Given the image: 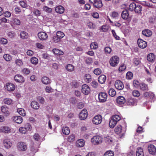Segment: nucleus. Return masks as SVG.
<instances>
[{
    "label": "nucleus",
    "instance_id": "nucleus-1",
    "mask_svg": "<svg viewBox=\"0 0 156 156\" xmlns=\"http://www.w3.org/2000/svg\"><path fill=\"white\" fill-rule=\"evenodd\" d=\"M119 58L117 56L115 55L111 57L109 60L110 65L112 67H115L117 66L119 62Z\"/></svg>",
    "mask_w": 156,
    "mask_h": 156
},
{
    "label": "nucleus",
    "instance_id": "nucleus-2",
    "mask_svg": "<svg viewBox=\"0 0 156 156\" xmlns=\"http://www.w3.org/2000/svg\"><path fill=\"white\" fill-rule=\"evenodd\" d=\"M114 131L115 133L119 134L121 133V137L125 135L126 130L121 125H118L115 128Z\"/></svg>",
    "mask_w": 156,
    "mask_h": 156
},
{
    "label": "nucleus",
    "instance_id": "nucleus-3",
    "mask_svg": "<svg viewBox=\"0 0 156 156\" xmlns=\"http://www.w3.org/2000/svg\"><path fill=\"white\" fill-rule=\"evenodd\" d=\"M102 120V116L100 115H98L93 118L92 119V122L94 124L98 125L101 122Z\"/></svg>",
    "mask_w": 156,
    "mask_h": 156
},
{
    "label": "nucleus",
    "instance_id": "nucleus-4",
    "mask_svg": "<svg viewBox=\"0 0 156 156\" xmlns=\"http://www.w3.org/2000/svg\"><path fill=\"white\" fill-rule=\"evenodd\" d=\"M91 141L94 145H98L102 142L101 137L99 136H94L91 138Z\"/></svg>",
    "mask_w": 156,
    "mask_h": 156
},
{
    "label": "nucleus",
    "instance_id": "nucleus-5",
    "mask_svg": "<svg viewBox=\"0 0 156 156\" xmlns=\"http://www.w3.org/2000/svg\"><path fill=\"white\" fill-rule=\"evenodd\" d=\"M108 95L105 92H100L98 94V99L100 102H103L107 101Z\"/></svg>",
    "mask_w": 156,
    "mask_h": 156
},
{
    "label": "nucleus",
    "instance_id": "nucleus-6",
    "mask_svg": "<svg viewBox=\"0 0 156 156\" xmlns=\"http://www.w3.org/2000/svg\"><path fill=\"white\" fill-rule=\"evenodd\" d=\"M88 113L86 109L84 108L83 109L80 113L79 115L80 119L83 120L86 119L87 117Z\"/></svg>",
    "mask_w": 156,
    "mask_h": 156
},
{
    "label": "nucleus",
    "instance_id": "nucleus-7",
    "mask_svg": "<svg viewBox=\"0 0 156 156\" xmlns=\"http://www.w3.org/2000/svg\"><path fill=\"white\" fill-rule=\"evenodd\" d=\"M90 91L89 86L86 84L83 85L82 86L81 92L85 95L89 94Z\"/></svg>",
    "mask_w": 156,
    "mask_h": 156
},
{
    "label": "nucleus",
    "instance_id": "nucleus-8",
    "mask_svg": "<svg viewBox=\"0 0 156 156\" xmlns=\"http://www.w3.org/2000/svg\"><path fill=\"white\" fill-rule=\"evenodd\" d=\"M17 148L19 151H24L27 150V146L25 143L20 142L17 144Z\"/></svg>",
    "mask_w": 156,
    "mask_h": 156
},
{
    "label": "nucleus",
    "instance_id": "nucleus-9",
    "mask_svg": "<svg viewBox=\"0 0 156 156\" xmlns=\"http://www.w3.org/2000/svg\"><path fill=\"white\" fill-rule=\"evenodd\" d=\"M137 44L138 46L141 48H144L147 46V42L141 39H139L137 40Z\"/></svg>",
    "mask_w": 156,
    "mask_h": 156
},
{
    "label": "nucleus",
    "instance_id": "nucleus-10",
    "mask_svg": "<svg viewBox=\"0 0 156 156\" xmlns=\"http://www.w3.org/2000/svg\"><path fill=\"white\" fill-rule=\"evenodd\" d=\"M148 150L149 153L153 155L156 154V147L153 144H151L148 147Z\"/></svg>",
    "mask_w": 156,
    "mask_h": 156
},
{
    "label": "nucleus",
    "instance_id": "nucleus-11",
    "mask_svg": "<svg viewBox=\"0 0 156 156\" xmlns=\"http://www.w3.org/2000/svg\"><path fill=\"white\" fill-rule=\"evenodd\" d=\"M5 87L8 91H13L16 88L15 86L13 83H6Z\"/></svg>",
    "mask_w": 156,
    "mask_h": 156
},
{
    "label": "nucleus",
    "instance_id": "nucleus-12",
    "mask_svg": "<svg viewBox=\"0 0 156 156\" xmlns=\"http://www.w3.org/2000/svg\"><path fill=\"white\" fill-rule=\"evenodd\" d=\"M38 36L41 41H44L47 39L48 35L47 33L44 32H40L38 33Z\"/></svg>",
    "mask_w": 156,
    "mask_h": 156
},
{
    "label": "nucleus",
    "instance_id": "nucleus-13",
    "mask_svg": "<svg viewBox=\"0 0 156 156\" xmlns=\"http://www.w3.org/2000/svg\"><path fill=\"white\" fill-rule=\"evenodd\" d=\"M115 86V88L119 90H122L124 87V85L122 82L119 80L116 81Z\"/></svg>",
    "mask_w": 156,
    "mask_h": 156
},
{
    "label": "nucleus",
    "instance_id": "nucleus-14",
    "mask_svg": "<svg viewBox=\"0 0 156 156\" xmlns=\"http://www.w3.org/2000/svg\"><path fill=\"white\" fill-rule=\"evenodd\" d=\"M116 101L118 105H124L126 102V99L122 96H119L116 99Z\"/></svg>",
    "mask_w": 156,
    "mask_h": 156
},
{
    "label": "nucleus",
    "instance_id": "nucleus-15",
    "mask_svg": "<svg viewBox=\"0 0 156 156\" xmlns=\"http://www.w3.org/2000/svg\"><path fill=\"white\" fill-rule=\"evenodd\" d=\"M2 112L5 115L8 116L10 114L9 109L8 107L6 105H4L1 108Z\"/></svg>",
    "mask_w": 156,
    "mask_h": 156
},
{
    "label": "nucleus",
    "instance_id": "nucleus-16",
    "mask_svg": "<svg viewBox=\"0 0 156 156\" xmlns=\"http://www.w3.org/2000/svg\"><path fill=\"white\" fill-rule=\"evenodd\" d=\"M14 78L16 82L19 83H23L25 81V79L24 77L20 74L15 75Z\"/></svg>",
    "mask_w": 156,
    "mask_h": 156
},
{
    "label": "nucleus",
    "instance_id": "nucleus-17",
    "mask_svg": "<svg viewBox=\"0 0 156 156\" xmlns=\"http://www.w3.org/2000/svg\"><path fill=\"white\" fill-rule=\"evenodd\" d=\"M12 119L14 122L18 124L21 123L23 121L22 118L20 116H15L12 117Z\"/></svg>",
    "mask_w": 156,
    "mask_h": 156
},
{
    "label": "nucleus",
    "instance_id": "nucleus-18",
    "mask_svg": "<svg viewBox=\"0 0 156 156\" xmlns=\"http://www.w3.org/2000/svg\"><path fill=\"white\" fill-rule=\"evenodd\" d=\"M140 90L143 91H147L148 90V87L147 84L145 83L144 82H141L140 84Z\"/></svg>",
    "mask_w": 156,
    "mask_h": 156
},
{
    "label": "nucleus",
    "instance_id": "nucleus-19",
    "mask_svg": "<svg viewBox=\"0 0 156 156\" xmlns=\"http://www.w3.org/2000/svg\"><path fill=\"white\" fill-rule=\"evenodd\" d=\"M30 105L32 108L36 110L38 109L40 107L39 104L35 101H32Z\"/></svg>",
    "mask_w": 156,
    "mask_h": 156
},
{
    "label": "nucleus",
    "instance_id": "nucleus-20",
    "mask_svg": "<svg viewBox=\"0 0 156 156\" xmlns=\"http://www.w3.org/2000/svg\"><path fill=\"white\" fill-rule=\"evenodd\" d=\"M3 144L4 146L7 148H9L11 147L12 144L9 139H6L3 141Z\"/></svg>",
    "mask_w": 156,
    "mask_h": 156
},
{
    "label": "nucleus",
    "instance_id": "nucleus-21",
    "mask_svg": "<svg viewBox=\"0 0 156 156\" xmlns=\"http://www.w3.org/2000/svg\"><path fill=\"white\" fill-rule=\"evenodd\" d=\"M55 10L56 12L59 14H62L64 12L65 9L63 6L59 5L57 6L55 8Z\"/></svg>",
    "mask_w": 156,
    "mask_h": 156
},
{
    "label": "nucleus",
    "instance_id": "nucleus-22",
    "mask_svg": "<svg viewBox=\"0 0 156 156\" xmlns=\"http://www.w3.org/2000/svg\"><path fill=\"white\" fill-rule=\"evenodd\" d=\"M155 58V55L153 53H150L149 54L147 57V60L150 62H154Z\"/></svg>",
    "mask_w": 156,
    "mask_h": 156
},
{
    "label": "nucleus",
    "instance_id": "nucleus-23",
    "mask_svg": "<svg viewBox=\"0 0 156 156\" xmlns=\"http://www.w3.org/2000/svg\"><path fill=\"white\" fill-rule=\"evenodd\" d=\"M142 34L144 36L149 37L152 34V31L149 29H145L142 31Z\"/></svg>",
    "mask_w": 156,
    "mask_h": 156
},
{
    "label": "nucleus",
    "instance_id": "nucleus-24",
    "mask_svg": "<svg viewBox=\"0 0 156 156\" xmlns=\"http://www.w3.org/2000/svg\"><path fill=\"white\" fill-rule=\"evenodd\" d=\"M42 83L44 84H50L51 83V80L47 76H44L41 79Z\"/></svg>",
    "mask_w": 156,
    "mask_h": 156
},
{
    "label": "nucleus",
    "instance_id": "nucleus-25",
    "mask_svg": "<svg viewBox=\"0 0 156 156\" xmlns=\"http://www.w3.org/2000/svg\"><path fill=\"white\" fill-rule=\"evenodd\" d=\"M122 18L124 20H127L129 16V13L128 10H124L122 11L121 13Z\"/></svg>",
    "mask_w": 156,
    "mask_h": 156
},
{
    "label": "nucleus",
    "instance_id": "nucleus-26",
    "mask_svg": "<svg viewBox=\"0 0 156 156\" xmlns=\"http://www.w3.org/2000/svg\"><path fill=\"white\" fill-rule=\"evenodd\" d=\"M93 5L94 7L98 9L101 8L103 5L102 2L101 0H97Z\"/></svg>",
    "mask_w": 156,
    "mask_h": 156
},
{
    "label": "nucleus",
    "instance_id": "nucleus-27",
    "mask_svg": "<svg viewBox=\"0 0 156 156\" xmlns=\"http://www.w3.org/2000/svg\"><path fill=\"white\" fill-rule=\"evenodd\" d=\"M106 78V76L105 75H101L99 77L98 79V81L100 83L103 84L105 82Z\"/></svg>",
    "mask_w": 156,
    "mask_h": 156
},
{
    "label": "nucleus",
    "instance_id": "nucleus-28",
    "mask_svg": "<svg viewBox=\"0 0 156 156\" xmlns=\"http://www.w3.org/2000/svg\"><path fill=\"white\" fill-rule=\"evenodd\" d=\"M20 36L21 38L23 39H25L28 37L29 35L27 32L24 31H23L20 32Z\"/></svg>",
    "mask_w": 156,
    "mask_h": 156
},
{
    "label": "nucleus",
    "instance_id": "nucleus-29",
    "mask_svg": "<svg viewBox=\"0 0 156 156\" xmlns=\"http://www.w3.org/2000/svg\"><path fill=\"white\" fill-rule=\"evenodd\" d=\"M84 141L83 140L80 139L78 140L76 142V145L77 147H82L84 145Z\"/></svg>",
    "mask_w": 156,
    "mask_h": 156
},
{
    "label": "nucleus",
    "instance_id": "nucleus-30",
    "mask_svg": "<svg viewBox=\"0 0 156 156\" xmlns=\"http://www.w3.org/2000/svg\"><path fill=\"white\" fill-rule=\"evenodd\" d=\"M136 156H144V153L143 149L139 147L136 151Z\"/></svg>",
    "mask_w": 156,
    "mask_h": 156
},
{
    "label": "nucleus",
    "instance_id": "nucleus-31",
    "mask_svg": "<svg viewBox=\"0 0 156 156\" xmlns=\"http://www.w3.org/2000/svg\"><path fill=\"white\" fill-rule=\"evenodd\" d=\"M142 10L141 6L139 4H136V7L134 9V11L136 13H140Z\"/></svg>",
    "mask_w": 156,
    "mask_h": 156
},
{
    "label": "nucleus",
    "instance_id": "nucleus-32",
    "mask_svg": "<svg viewBox=\"0 0 156 156\" xmlns=\"http://www.w3.org/2000/svg\"><path fill=\"white\" fill-rule=\"evenodd\" d=\"M52 51L53 52L57 55H62L63 54V52L62 51L59 50V49L56 48H54L53 49Z\"/></svg>",
    "mask_w": 156,
    "mask_h": 156
},
{
    "label": "nucleus",
    "instance_id": "nucleus-33",
    "mask_svg": "<svg viewBox=\"0 0 156 156\" xmlns=\"http://www.w3.org/2000/svg\"><path fill=\"white\" fill-rule=\"evenodd\" d=\"M66 69L69 72H72L74 70V66L72 64H68L66 66Z\"/></svg>",
    "mask_w": 156,
    "mask_h": 156
},
{
    "label": "nucleus",
    "instance_id": "nucleus-34",
    "mask_svg": "<svg viewBox=\"0 0 156 156\" xmlns=\"http://www.w3.org/2000/svg\"><path fill=\"white\" fill-rule=\"evenodd\" d=\"M62 131L64 134L68 135L69 133L70 130L68 127H64L62 128Z\"/></svg>",
    "mask_w": 156,
    "mask_h": 156
},
{
    "label": "nucleus",
    "instance_id": "nucleus-35",
    "mask_svg": "<svg viewBox=\"0 0 156 156\" xmlns=\"http://www.w3.org/2000/svg\"><path fill=\"white\" fill-rule=\"evenodd\" d=\"M1 130L3 132L5 133H8L10 132V129L7 126H3L1 128Z\"/></svg>",
    "mask_w": 156,
    "mask_h": 156
},
{
    "label": "nucleus",
    "instance_id": "nucleus-36",
    "mask_svg": "<svg viewBox=\"0 0 156 156\" xmlns=\"http://www.w3.org/2000/svg\"><path fill=\"white\" fill-rule=\"evenodd\" d=\"M126 68V65L124 64H121L119 66V72L121 73L125 70Z\"/></svg>",
    "mask_w": 156,
    "mask_h": 156
},
{
    "label": "nucleus",
    "instance_id": "nucleus-37",
    "mask_svg": "<svg viewBox=\"0 0 156 156\" xmlns=\"http://www.w3.org/2000/svg\"><path fill=\"white\" fill-rule=\"evenodd\" d=\"M108 94L110 96L113 97L115 95L116 92L114 89L111 88L108 91Z\"/></svg>",
    "mask_w": 156,
    "mask_h": 156
},
{
    "label": "nucleus",
    "instance_id": "nucleus-38",
    "mask_svg": "<svg viewBox=\"0 0 156 156\" xmlns=\"http://www.w3.org/2000/svg\"><path fill=\"white\" fill-rule=\"evenodd\" d=\"M31 62L33 64L37 65L38 63V59L36 57H32L30 59Z\"/></svg>",
    "mask_w": 156,
    "mask_h": 156
},
{
    "label": "nucleus",
    "instance_id": "nucleus-39",
    "mask_svg": "<svg viewBox=\"0 0 156 156\" xmlns=\"http://www.w3.org/2000/svg\"><path fill=\"white\" fill-rule=\"evenodd\" d=\"M117 123L115 121L111 119L109 122V127L111 128H113L115 126Z\"/></svg>",
    "mask_w": 156,
    "mask_h": 156
},
{
    "label": "nucleus",
    "instance_id": "nucleus-40",
    "mask_svg": "<svg viewBox=\"0 0 156 156\" xmlns=\"http://www.w3.org/2000/svg\"><path fill=\"white\" fill-rule=\"evenodd\" d=\"M111 119L117 123L120 120L121 117L119 115H113Z\"/></svg>",
    "mask_w": 156,
    "mask_h": 156
},
{
    "label": "nucleus",
    "instance_id": "nucleus-41",
    "mask_svg": "<svg viewBox=\"0 0 156 156\" xmlns=\"http://www.w3.org/2000/svg\"><path fill=\"white\" fill-rule=\"evenodd\" d=\"M17 112L18 113L22 116H24L26 115V112L25 110L22 108H19L17 109Z\"/></svg>",
    "mask_w": 156,
    "mask_h": 156
},
{
    "label": "nucleus",
    "instance_id": "nucleus-42",
    "mask_svg": "<svg viewBox=\"0 0 156 156\" xmlns=\"http://www.w3.org/2000/svg\"><path fill=\"white\" fill-rule=\"evenodd\" d=\"M3 101L5 104L11 105L13 103L12 100L9 98H5L4 99Z\"/></svg>",
    "mask_w": 156,
    "mask_h": 156
},
{
    "label": "nucleus",
    "instance_id": "nucleus-43",
    "mask_svg": "<svg viewBox=\"0 0 156 156\" xmlns=\"http://www.w3.org/2000/svg\"><path fill=\"white\" fill-rule=\"evenodd\" d=\"M56 35L60 39L63 38L65 36V34L63 32L61 31H58Z\"/></svg>",
    "mask_w": 156,
    "mask_h": 156
},
{
    "label": "nucleus",
    "instance_id": "nucleus-44",
    "mask_svg": "<svg viewBox=\"0 0 156 156\" xmlns=\"http://www.w3.org/2000/svg\"><path fill=\"white\" fill-rule=\"evenodd\" d=\"M85 80L87 83H90L92 79L91 76L88 74H86L85 75Z\"/></svg>",
    "mask_w": 156,
    "mask_h": 156
},
{
    "label": "nucleus",
    "instance_id": "nucleus-45",
    "mask_svg": "<svg viewBox=\"0 0 156 156\" xmlns=\"http://www.w3.org/2000/svg\"><path fill=\"white\" fill-rule=\"evenodd\" d=\"M109 26L107 25H104L102 26L101 28V30L103 32H107L108 30Z\"/></svg>",
    "mask_w": 156,
    "mask_h": 156
},
{
    "label": "nucleus",
    "instance_id": "nucleus-46",
    "mask_svg": "<svg viewBox=\"0 0 156 156\" xmlns=\"http://www.w3.org/2000/svg\"><path fill=\"white\" fill-rule=\"evenodd\" d=\"M136 4L134 2H132L131 3L129 6V9L131 11H133L134 10L135 7H136Z\"/></svg>",
    "mask_w": 156,
    "mask_h": 156
},
{
    "label": "nucleus",
    "instance_id": "nucleus-47",
    "mask_svg": "<svg viewBox=\"0 0 156 156\" xmlns=\"http://www.w3.org/2000/svg\"><path fill=\"white\" fill-rule=\"evenodd\" d=\"M5 60L7 61H9L12 59L11 56L8 54H5L3 56Z\"/></svg>",
    "mask_w": 156,
    "mask_h": 156
},
{
    "label": "nucleus",
    "instance_id": "nucleus-48",
    "mask_svg": "<svg viewBox=\"0 0 156 156\" xmlns=\"http://www.w3.org/2000/svg\"><path fill=\"white\" fill-rule=\"evenodd\" d=\"M133 77V73L132 72L129 71L126 73V78L128 80L132 79Z\"/></svg>",
    "mask_w": 156,
    "mask_h": 156
},
{
    "label": "nucleus",
    "instance_id": "nucleus-49",
    "mask_svg": "<svg viewBox=\"0 0 156 156\" xmlns=\"http://www.w3.org/2000/svg\"><path fill=\"white\" fill-rule=\"evenodd\" d=\"M114 152L111 151H107L104 154V156H114Z\"/></svg>",
    "mask_w": 156,
    "mask_h": 156
},
{
    "label": "nucleus",
    "instance_id": "nucleus-50",
    "mask_svg": "<svg viewBox=\"0 0 156 156\" xmlns=\"http://www.w3.org/2000/svg\"><path fill=\"white\" fill-rule=\"evenodd\" d=\"M98 47V44L96 42H92L90 44V48L91 49H96Z\"/></svg>",
    "mask_w": 156,
    "mask_h": 156
},
{
    "label": "nucleus",
    "instance_id": "nucleus-51",
    "mask_svg": "<svg viewBox=\"0 0 156 156\" xmlns=\"http://www.w3.org/2000/svg\"><path fill=\"white\" fill-rule=\"evenodd\" d=\"M102 73L101 70L99 68H97L94 71V73L96 75H99L101 74Z\"/></svg>",
    "mask_w": 156,
    "mask_h": 156
},
{
    "label": "nucleus",
    "instance_id": "nucleus-52",
    "mask_svg": "<svg viewBox=\"0 0 156 156\" xmlns=\"http://www.w3.org/2000/svg\"><path fill=\"white\" fill-rule=\"evenodd\" d=\"M7 35L9 37L12 38L15 37L16 34L14 31H9Z\"/></svg>",
    "mask_w": 156,
    "mask_h": 156
},
{
    "label": "nucleus",
    "instance_id": "nucleus-53",
    "mask_svg": "<svg viewBox=\"0 0 156 156\" xmlns=\"http://www.w3.org/2000/svg\"><path fill=\"white\" fill-rule=\"evenodd\" d=\"M105 53L106 54H110L112 52V49L109 47H106L104 48Z\"/></svg>",
    "mask_w": 156,
    "mask_h": 156
},
{
    "label": "nucleus",
    "instance_id": "nucleus-54",
    "mask_svg": "<svg viewBox=\"0 0 156 156\" xmlns=\"http://www.w3.org/2000/svg\"><path fill=\"white\" fill-rule=\"evenodd\" d=\"M19 131L22 133H26L27 132V128L21 127L19 128Z\"/></svg>",
    "mask_w": 156,
    "mask_h": 156
},
{
    "label": "nucleus",
    "instance_id": "nucleus-55",
    "mask_svg": "<svg viewBox=\"0 0 156 156\" xmlns=\"http://www.w3.org/2000/svg\"><path fill=\"white\" fill-rule=\"evenodd\" d=\"M75 135L74 134H72L70 135L67 139V140L69 142H71L75 140Z\"/></svg>",
    "mask_w": 156,
    "mask_h": 156
},
{
    "label": "nucleus",
    "instance_id": "nucleus-56",
    "mask_svg": "<svg viewBox=\"0 0 156 156\" xmlns=\"http://www.w3.org/2000/svg\"><path fill=\"white\" fill-rule=\"evenodd\" d=\"M43 10L44 11L48 13H51L52 12V9L51 8L45 6L43 7Z\"/></svg>",
    "mask_w": 156,
    "mask_h": 156
},
{
    "label": "nucleus",
    "instance_id": "nucleus-57",
    "mask_svg": "<svg viewBox=\"0 0 156 156\" xmlns=\"http://www.w3.org/2000/svg\"><path fill=\"white\" fill-rule=\"evenodd\" d=\"M33 12L34 15L37 16H40L41 14L40 11L37 9H34Z\"/></svg>",
    "mask_w": 156,
    "mask_h": 156
},
{
    "label": "nucleus",
    "instance_id": "nucleus-58",
    "mask_svg": "<svg viewBox=\"0 0 156 156\" xmlns=\"http://www.w3.org/2000/svg\"><path fill=\"white\" fill-rule=\"evenodd\" d=\"M52 39L55 43H58L61 41V39L57 36L56 35L53 37Z\"/></svg>",
    "mask_w": 156,
    "mask_h": 156
},
{
    "label": "nucleus",
    "instance_id": "nucleus-59",
    "mask_svg": "<svg viewBox=\"0 0 156 156\" xmlns=\"http://www.w3.org/2000/svg\"><path fill=\"white\" fill-rule=\"evenodd\" d=\"M112 32L113 35V36L115 37V39L116 40H119L120 39V37L117 35L116 33L114 30H112Z\"/></svg>",
    "mask_w": 156,
    "mask_h": 156
},
{
    "label": "nucleus",
    "instance_id": "nucleus-60",
    "mask_svg": "<svg viewBox=\"0 0 156 156\" xmlns=\"http://www.w3.org/2000/svg\"><path fill=\"white\" fill-rule=\"evenodd\" d=\"M22 72L23 74L26 75L29 74L30 72L29 69L27 68H24L23 69Z\"/></svg>",
    "mask_w": 156,
    "mask_h": 156
},
{
    "label": "nucleus",
    "instance_id": "nucleus-61",
    "mask_svg": "<svg viewBox=\"0 0 156 156\" xmlns=\"http://www.w3.org/2000/svg\"><path fill=\"white\" fill-rule=\"evenodd\" d=\"M140 83L137 80H134L133 81V84L134 87H135L136 88H137L140 87Z\"/></svg>",
    "mask_w": 156,
    "mask_h": 156
},
{
    "label": "nucleus",
    "instance_id": "nucleus-62",
    "mask_svg": "<svg viewBox=\"0 0 156 156\" xmlns=\"http://www.w3.org/2000/svg\"><path fill=\"white\" fill-rule=\"evenodd\" d=\"M133 95L136 97H138L140 95L139 92L137 90H134L132 93Z\"/></svg>",
    "mask_w": 156,
    "mask_h": 156
},
{
    "label": "nucleus",
    "instance_id": "nucleus-63",
    "mask_svg": "<svg viewBox=\"0 0 156 156\" xmlns=\"http://www.w3.org/2000/svg\"><path fill=\"white\" fill-rule=\"evenodd\" d=\"M72 85L74 87L76 88L79 86V83L76 81L74 80L71 83Z\"/></svg>",
    "mask_w": 156,
    "mask_h": 156
},
{
    "label": "nucleus",
    "instance_id": "nucleus-64",
    "mask_svg": "<svg viewBox=\"0 0 156 156\" xmlns=\"http://www.w3.org/2000/svg\"><path fill=\"white\" fill-rule=\"evenodd\" d=\"M37 99L40 103L43 104L44 103V100L42 97L39 96L37 97Z\"/></svg>",
    "mask_w": 156,
    "mask_h": 156
}]
</instances>
